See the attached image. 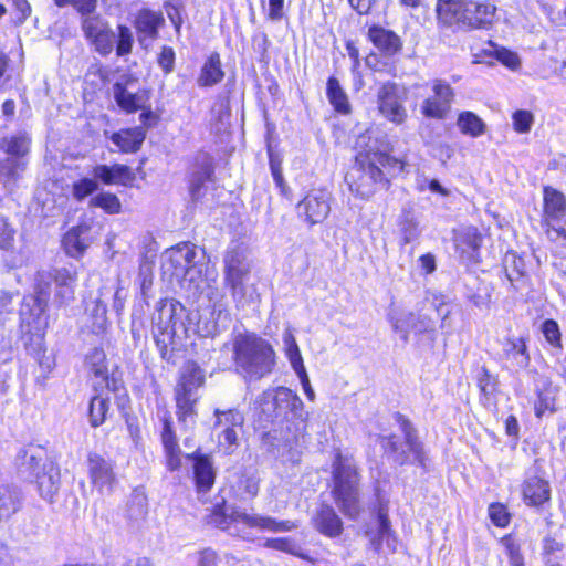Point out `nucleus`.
Wrapping results in <instances>:
<instances>
[{
    "mask_svg": "<svg viewBox=\"0 0 566 566\" xmlns=\"http://www.w3.org/2000/svg\"><path fill=\"white\" fill-rule=\"evenodd\" d=\"M185 307L179 302L161 301L158 304L153 318V334L163 356L169 347L171 349L178 347L190 332L201 337H213L219 333V322L228 317V313L220 307L206 308L195 315L196 326L190 327L185 325Z\"/></svg>",
    "mask_w": 566,
    "mask_h": 566,
    "instance_id": "obj_1",
    "label": "nucleus"
},
{
    "mask_svg": "<svg viewBox=\"0 0 566 566\" xmlns=\"http://www.w3.org/2000/svg\"><path fill=\"white\" fill-rule=\"evenodd\" d=\"M355 149V164L346 175V182L356 197L368 199L376 192L385 179L381 167L397 172L405 170V161L380 151L377 140L368 134L357 138Z\"/></svg>",
    "mask_w": 566,
    "mask_h": 566,
    "instance_id": "obj_2",
    "label": "nucleus"
},
{
    "mask_svg": "<svg viewBox=\"0 0 566 566\" xmlns=\"http://www.w3.org/2000/svg\"><path fill=\"white\" fill-rule=\"evenodd\" d=\"M235 371L245 381H256L270 375L275 366L272 345L254 333H241L232 343Z\"/></svg>",
    "mask_w": 566,
    "mask_h": 566,
    "instance_id": "obj_3",
    "label": "nucleus"
},
{
    "mask_svg": "<svg viewBox=\"0 0 566 566\" xmlns=\"http://www.w3.org/2000/svg\"><path fill=\"white\" fill-rule=\"evenodd\" d=\"M333 495L339 511L349 518L360 513L359 475L354 460L337 452L333 463Z\"/></svg>",
    "mask_w": 566,
    "mask_h": 566,
    "instance_id": "obj_4",
    "label": "nucleus"
},
{
    "mask_svg": "<svg viewBox=\"0 0 566 566\" xmlns=\"http://www.w3.org/2000/svg\"><path fill=\"white\" fill-rule=\"evenodd\" d=\"M195 247L182 243L168 249L161 256V271L170 282L176 280L193 292L200 290L201 271L195 265Z\"/></svg>",
    "mask_w": 566,
    "mask_h": 566,
    "instance_id": "obj_5",
    "label": "nucleus"
},
{
    "mask_svg": "<svg viewBox=\"0 0 566 566\" xmlns=\"http://www.w3.org/2000/svg\"><path fill=\"white\" fill-rule=\"evenodd\" d=\"M212 523L219 528L228 531L232 524L273 533L292 532L298 527V523L295 521L248 513L237 507H218L212 515Z\"/></svg>",
    "mask_w": 566,
    "mask_h": 566,
    "instance_id": "obj_6",
    "label": "nucleus"
},
{
    "mask_svg": "<svg viewBox=\"0 0 566 566\" xmlns=\"http://www.w3.org/2000/svg\"><path fill=\"white\" fill-rule=\"evenodd\" d=\"M76 282V271L69 268L40 271L35 277L34 293L49 300L54 292V303L60 307L67 306L75 298Z\"/></svg>",
    "mask_w": 566,
    "mask_h": 566,
    "instance_id": "obj_7",
    "label": "nucleus"
},
{
    "mask_svg": "<svg viewBox=\"0 0 566 566\" xmlns=\"http://www.w3.org/2000/svg\"><path fill=\"white\" fill-rule=\"evenodd\" d=\"M205 384L203 370L193 361H188L180 370L175 388L177 415L180 421H193L195 405L198 400V389Z\"/></svg>",
    "mask_w": 566,
    "mask_h": 566,
    "instance_id": "obj_8",
    "label": "nucleus"
},
{
    "mask_svg": "<svg viewBox=\"0 0 566 566\" xmlns=\"http://www.w3.org/2000/svg\"><path fill=\"white\" fill-rule=\"evenodd\" d=\"M224 284L230 289L233 300L242 304L247 293L245 281L251 272L249 252L243 244H233L228 248L223 256Z\"/></svg>",
    "mask_w": 566,
    "mask_h": 566,
    "instance_id": "obj_9",
    "label": "nucleus"
},
{
    "mask_svg": "<svg viewBox=\"0 0 566 566\" xmlns=\"http://www.w3.org/2000/svg\"><path fill=\"white\" fill-rule=\"evenodd\" d=\"M399 421L405 436V444L399 443L396 436H382L380 437V442L384 450L392 454L395 462L399 464L417 462L420 465H424L422 446L418 441L415 428L408 419L401 416Z\"/></svg>",
    "mask_w": 566,
    "mask_h": 566,
    "instance_id": "obj_10",
    "label": "nucleus"
},
{
    "mask_svg": "<svg viewBox=\"0 0 566 566\" xmlns=\"http://www.w3.org/2000/svg\"><path fill=\"white\" fill-rule=\"evenodd\" d=\"M543 192L546 234L551 241L566 245V229L563 226L566 216L565 196L552 187H545Z\"/></svg>",
    "mask_w": 566,
    "mask_h": 566,
    "instance_id": "obj_11",
    "label": "nucleus"
},
{
    "mask_svg": "<svg viewBox=\"0 0 566 566\" xmlns=\"http://www.w3.org/2000/svg\"><path fill=\"white\" fill-rule=\"evenodd\" d=\"M48 298L41 294L25 296L20 308L21 328L24 333L43 339L49 327Z\"/></svg>",
    "mask_w": 566,
    "mask_h": 566,
    "instance_id": "obj_12",
    "label": "nucleus"
},
{
    "mask_svg": "<svg viewBox=\"0 0 566 566\" xmlns=\"http://www.w3.org/2000/svg\"><path fill=\"white\" fill-rule=\"evenodd\" d=\"M431 92L421 104V114L433 119H444L451 111L454 90L441 78L431 82Z\"/></svg>",
    "mask_w": 566,
    "mask_h": 566,
    "instance_id": "obj_13",
    "label": "nucleus"
},
{
    "mask_svg": "<svg viewBox=\"0 0 566 566\" xmlns=\"http://www.w3.org/2000/svg\"><path fill=\"white\" fill-rule=\"evenodd\" d=\"M332 193L326 189H312L298 202L296 209L300 217L310 224L323 222L331 212Z\"/></svg>",
    "mask_w": 566,
    "mask_h": 566,
    "instance_id": "obj_14",
    "label": "nucleus"
},
{
    "mask_svg": "<svg viewBox=\"0 0 566 566\" xmlns=\"http://www.w3.org/2000/svg\"><path fill=\"white\" fill-rule=\"evenodd\" d=\"M87 473L91 484L101 495L111 494L117 483L114 464L98 453L87 455Z\"/></svg>",
    "mask_w": 566,
    "mask_h": 566,
    "instance_id": "obj_15",
    "label": "nucleus"
},
{
    "mask_svg": "<svg viewBox=\"0 0 566 566\" xmlns=\"http://www.w3.org/2000/svg\"><path fill=\"white\" fill-rule=\"evenodd\" d=\"M214 415L217 417L216 424L224 426L221 434L219 436V448L224 453L231 454L238 447L239 430L242 428L244 417L238 410L231 409L228 411H220L216 409Z\"/></svg>",
    "mask_w": 566,
    "mask_h": 566,
    "instance_id": "obj_16",
    "label": "nucleus"
},
{
    "mask_svg": "<svg viewBox=\"0 0 566 566\" xmlns=\"http://www.w3.org/2000/svg\"><path fill=\"white\" fill-rule=\"evenodd\" d=\"M501 360L510 370L518 373L528 367L531 357L523 337H506L502 342Z\"/></svg>",
    "mask_w": 566,
    "mask_h": 566,
    "instance_id": "obj_17",
    "label": "nucleus"
},
{
    "mask_svg": "<svg viewBox=\"0 0 566 566\" xmlns=\"http://www.w3.org/2000/svg\"><path fill=\"white\" fill-rule=\"evenodd\" d=\"M378 104L380 113L390 122L401 124L407 117L403 101L398 94L397 85L394 83L384 84L378 92Z\"/></svg>",
    "mask_w": 566,
    "mask_h": 566,
    "instance_id": "obj_18",
    "label": "nucleus"
},
{
    "mask_svg": "<svg viewBox=\"0 0 566 566\" xmlns=\"http://www.w3.org/2000/svg\"><path fill=\"white\" fill-rule=\"evenodd\" d=\"M388 318L394 331L399 333L405 342L408 339L410 332L423 333L432 328L431 319L412 312L391 311Z\"/></svg>",
    "mask_w": 566,
    "mask_h": 566,
    "instance_id": "obj_19",
    "label": "nucleus"
},
{
    "mask_svg": "<svg viewBox=\"0 0 566 566\" xmlns=\"http://www.w3.org/2000/svg\"><path fill=\"white\" fill-rule=\"evenodd\" d=\"M496 6L490 1L468 0L467 29H490L496 19Z\"/></svg>",
    "mask_w": 566,
    "mask_h": 566,
    "instance_id": "obj_20",
    "label": "nucleus"
},
{
    "mask_svg": "<svg viewBox=\"0 0 566 566\" xmlns=\"http://www.w3.org/2000/svg\"><path fill=\"white\" fill-rule=\"evenodd\" d=\"M467 7L468 0H438V19L447 27L467 29Z\"/></svg>",
    "mask_w": 566,
    "mask_h": 566,
    "instance_id": "obj_21",
    "label": "nucleus"
},
{
    "mask_svg": "<svg viewBox=\"0 0 566 566\" xmlns=\"http://www.w3.org/2000/svg\"><path fill=\"white\" fill-rule=\"evenodd\" d=\"M93 177L104 185L128 186L135 180L132 168L123 164L96 165L93 168Z\"/></svg>",
    "mask_w": 566,
    "mask_h": 566,
    "instance_id": "obj_22",
    "label": "nucleus"
},
{
    "mask_svg": "<svg viewBox=\"0 0 566 566\" xmlns=\"http://www.w3.org/2000/svg\"><path fill=\"white\" fill-rule=\"evenodd\" d=\"M104 290L99 291L97 297L90 300L85 305L86 327L95 335H101L108 327L107 307L103 300Z\"/></svg>",
    "mask_w": 566,
    "mask_h": 566,
    "instance_id": "obj_23",
    "label": "nucleus"
},
{
    "mask_svg": "<svg viewBox=\"0 0 566 566\" xmlns=\"http://www.w3.org/2000/svg\"><path fill=\"white\" fill-rule=\"evenodd\" d=\"M314 528L327 537H337L343 532V522L328 504H321L312 517Z\"/></svg>",
    "mask_w": 566,
    "mask_h": 566,
    "instance_id": "obj_24",
    "label": "nucleus"
},
{
    "mask_svg": "<svg viewBox=\"0 0 566 566\" xmlns=\"http://www.w3.org/2000/svg\"><path fill=\"white\" fill-rule=\"evenodd\" d=\"M213 167L209 158L203 157L197 163L189 179V191L192 201H201L205 197L206 184L212 180Z\"/></svg>",
    "mask_w": 566,
    "mask_h": 566,
    "instance_id": "obj_25",
    "label": "nucleus"
},
{
    "mask_svg": "<svg viewBox=\"0 0 566 566\" xmlns=\"http://www.w3.org/2000/svg\"><path fill=\"white\" fill-rule=\"evenodd\" d=\"M276 406L279 420L292 418L304 419V405L296 392L286 388L277 387Z\"/></svg>",
    "mask_w": 566,
    "mask_h": 566,
    "instance_id": "obj_26",
    "label": "nucleus"
},
{
    "mask_svg": "<svg viewBox=\"0 0 566 566\" xmlns=\"http://www.w3.org/2000/svg\"><path fill=\"white\" fill-rule=\"evenodd\" d=\"M524 502L530 506H541L551 499V486L547 480L537 475L528 476L522 486Z\"/></svg>",
    "mask_w": 566,
    "mask_h": 566,
    "instance_id": "obj_27",
    "label": "nucleus"
},
{
    "mask_svg": "<svg viewBox=\"0 0 566 566\" xmlns=\"http://www.w3.org/2000/svg\"><path fill=\"white\" fill-rule=\"evenodd\" d=\"M86 365L93 375V387L95 391L99 389H111L108 378V367L106 355L101 348H93L86 356Z\"/></svg>",
    "mask_w": 566,
    "mask_h": 566,
    "instance_id": "obj_28",
    "label": "nucleus"
},
{
    "mask_svg": "<svg viewBox=\"0 0 566 566\" xmlns=\"http://www.w3.org/2000/svg\"><path fill=\"white\" fill-rule=\"evenodd\" d=\"M113 94L118 106L127 113H134L144 108L149 99L146 91L130 92L122 83H116L113 86Z\"/></svg>",
    "mask_w": 566,
    "mask_h": 566,
    "instance_id": "obj_29",
    "label": "nucleus"
},
{
    "mask_svg": "<svg viewBox=\"0 0 566 566\" xmlns=\"http://www.w3.org/2000/svg\"><path fill=\"white\" fill-rule=\"evenodd\" d=\"M186 457L193 460V474L198 489L200 491L209 490L213 485L216 478L211 459L197 452Z\"/></svg>",
    "mask_w": 566,
    "mask_h": 566,
    "instance_id": "obj_30",
    "label": "nucleus"
},
{
    "mask_svg": "<svg viewBox=\"0 0 566 566\" xmlns=\"http://www.w3.org/2000/svg\"><path fill=\"white\" fill-rule=\"evenodd\" d=\"M368 38L385 55L391 56L401 49V41L399 36L392 31L381 27L374 25L369 28Z\"/></svg>",
    "mask_w": 566,
    "mask_h": 566,
    "instance_id": "obj_31",
    "label": "nucleus"
},
{
    "mask_svg": "<svg viewBox=\"0 0 566 566\" xmlns=\"http://www.w3.org/2000/svg\"><path fill=\"white\" fill-rule=\"evenodd\" d=\"M36 483L41 496L52 501L60 488V471L53 464H44L42 473H36Z\"/></svg>",
    "mask_w": 566,
    "mask_h": 566,
    "instance_id": "obj_32",
    "label": "nucleus"
},
{
    "mask_svg": "<svg viewBox=\"0 0 566 566\" xmlns=\"http://www.w3.org/2000/svg\"><path fill=\"white\" fill-rule=\"evenodd\" d=\"M145 137L146 134L142 127H134L112 134L111 140L122 153L128 154L136 153L145 140Z\"/></svg>",
    "mask_w": 566,
    "mask_h": 566,
    "instance_id": "obj_33",
    "label": "nucleus"
},
{
    "mask_svg": "<svg viewBox=\"0 0 566 566\" xmlns=\"http://www.w3.org/2000/svg\"><path fill=\"white\" fill-rule=\"evenodd\" d=\"M224 77L220 55L213 52L209 55L200 70L197 84L200 87H211L220 83Z\"/></svg>",
    "mask_w": 566,
    "mask_h": 566,
    "instance_id": "obj_34",
    "label": "nucleus"
},
{
    "mask_svg": "<svg viewBox=\"0 0 566 566\" xmlns=\"http://www.w3.org/2000/svg\"><path fill=\"white\" fill-rule=\"evenodd\" d=\"M87 227L78 226L70 229L63 237L62 243L67 255L71 258H80L88 247L86 238Z\"/></svg>",
    "mask_w": 566,
    "mask_h": 566,
    "instance_id": "obj_35",
    "label": "nucleus"
},
{
    "mask_svg": "<svg viewBox=\"0 0 566 566\" xmlns=\"http://www.w3.org/2000/svg\"><path fill=\"white\" fill-rule=\"evenodd\" d=\"M378 533L370 539L373 548L377 552H384L382 544H386L387 553H394L397 549V538L390 528V522L386 513H378Z\"/></svg>",
    "mask_w": 566,
    "mask_h": 566,
    "instance_id": "obj_36",
    "label": "nucleus"
},
{
    "mask_svg": "<svg viewBox=\"0 0 566 566\" xmlns=\"http://www.w3.org/2000/svg\"><path fill=\"white\" fill-rule=\"evenodd\" d=\"M260 489V479L255 474H241L232 482L230 491L234 499L245 501L254 499Z\"/></svg>",
    "mask_w": 566,
    "mask_h": 566,
    "instance_id": "obj_37",
    "label": "nucleus"
},
{
    "mask_svg": "<svg viewBox=\"0 0 566 566\" xmlns=\"http://www.w3.org/2000/svg\"><path fill=\"white\" fill-rule=\"evenodd\" d=\"M31 147V137L27 133L7 136L0 140V150L6 155L27 159Z\"/></svg>",
    "mask_w": 566,
    "mask_h": 566,
    "instance_id": "obj_38",
    "label": "nucleus"
},
{
    "mask_svg": "<svg viewBox=\"0 0 566 566\" xmlns=\"http://www.w3.org/2000/svg\"><path fill=\"white\" fill-rule=\"evenodd\" d=\"M109 389H99L95 396L91 398L88 408L90 424L94 428L99 427L106 419L109 409V396L105 391Z\"/></svg>",
    "mask_w": 566,
    "mask_h": 566,
    "instance_id": "obj_39",
    "label": "nucleus"
},
{
    "mask_svg": "<svg viewBox=\"0 0 566 566\" xmlns=\"http://www.w3.org/2000/svg\"><path fill=\"white\" fill-rule=\"evenodd\" d=\"M457 125L462 134L473 138L482 136L486 129V125L482 118L470 111L461 112L458 115Z\"/></svg>",
    "mask_w": 566,
    "mask_h": 566,
    "instance_id": "obj_40",
    "label": "nucleus"
},
{
    "mask_svg": "<svg viewBox=\"0 0 566 566\" xmlns=\"http://www.w3.org/2000/svg\"><path fill=\"white\" fill-rule=\"evenodd\" d=\"M21 495L17 488L0 486V520L9 518L20 507Z\"/></svg>",
    "mask_w": 566,
    "mask_h": 566,
    "instance_id": "obj_41",
    "label": "nucleus"
},
{
    "mask_svg": "<svg viewBox=\"0 0 566 566\" xmlns=\"http://www.w3.org/2000/svg\"><path fill=\"white\" fill-rule=\"evenodd\" d=\"M27 164L28 160L24 158L7 155L4 159H0V177L6 181L14 182L22 176Z\"/></svg>",
    "mask_w": 566,
    "mask_h": 566,
    "instance_id": "obj_42",
    "label": "nucleus"
},
{
    "mask_svg": "<svg viewBox=\"0 0 566 566\" xmlns=\"http://www.w3.org/2000/svg\"><path fill=\"white\" fill-rule=\"evenodd\" d=\"M327 97L338 113L348 114L350 112L347 94L335 77H329L327 81Z\"/></svg>",
    "mask_w": 566,
    "mask_h": 566,
    "instance_id": "obj_43",
    "label": "nucleus"
},
{
    "mask_svg": "<svg viewBox=\"0 0 566 566\" xmlns=\"http://www.w3.org/2000/svg\"><path fill=\"white\" fill-rule=\"evenodd\" d=\"M401 244L406 245L419 237L418 221L411 211H402L398 221Z\"/></svg>",
    "mask_w": 566,
    "mask_h": 566,
    "instance_id": "obj_44",
    "label": "nucleus"
},
{
    "mask_svg": "<svg viewBox=\"0 0 566 566\" xmlns=\"http://www.w3.org/2000/svg\"><path fill=\"white\" fill-rule=\"evenodd\" d=\"M277 388H269L262 392L256 399L255 403L260 408L261 413L265 417L266 421L273 422L279 420L276 397Z\"/></svg>",
    "mask_w": 566,
    "mask_h": 566,
    "instance_id": "obj_45",
    "label": "nucleus"
},
{
    "mask_svg": "<svg viewBox=\"0 0 566 566\" xmlns=\"http://www.w3.org/2000/svg\"><path fill=\"white\" fill-rule=\"evenodd\" d=\"M263 546L310 560V557L301 551L300 546L291 537L266 538Z\"/></svg>",
    "mask_w": 566,
    "mask_h": 566,
    "instance_id": "obj_46",
    "label": "nucleus"
},
{
    "mask_svg": "<svg viewBox=\"0 0 566 566\" xmlns=\"http://www.w3.org/2000/svg\"><path fill=\"white\" fill-rule=\"evenodd\" d=\"M59 8L71 6L81 17V21L96 14L98 0H53Z\"/></svg>",
    "mask_w": 566,
    "mask_h": 566,
    "instance_id": "obj_47",
    "label": "nucleus"
},
{
    "mask_svg": "<svg viewBox=\"0 0 566 566\" xmlns=\"http://www.w3.org/2000/svg\"><path fill=\"white\" fill-rule=\"evenodd\" d=\"M164 22V19L160 13L144 10L138 14L137 18V29L149 35L156 36L159 25Z\"/></svg>",
    "mask_w": 566,
    "mask_h": 566,
    "instance_id": "obj_48",
    "label": "nucleus"
},
{
    "mask_svg": "<svg viewBox=\"0 0 566 566\" xmlns=\"http://www.w3.org/2000/svg\"><path fill=\"white\" fill-rule=\"evenodd\" d=\"M81 29L84 33V36L88 40L96 38L109 30L111 27L106 20H104L99 14H95L90 18H85V20L81 21Z\"/></svg>",
    "mask_w": 566,
    "mask_h": 566,
    "instance_id": "obj_49",
    "label": "nucleus"
},
{
    "mask_svg": "<svg viewBox=\"0 0 566 566\" xmlns=\"http://www.w3.org/2000/svg\"><path fill=\"white\" fill-rule=\"evenodd\" d=\"M90 205L103 209L109 214H116L120 212L122 203L118 197L111 192H101L94 196Z\"/></svg>",
    "mask_w": 566,
    "mask_h": 566,
    "instance_id": "obj_50",
    "label": "nucleus"
},
{
    "mask_svg": "<svg viewBox=\"0 0 566 566\" xmlns=\"http://www.w3.org/2000/svg\"><path fill=\"white\" fill-rule=\"evenodd\" d=\"M481 235L475 228H469L455 238V245L461 249L462 252L465 250L476 251L481 245Z\"/></svg>",
    "mask_w": 566,
    "mask_h": 566,
    "instance_id": "obj_51",
    "label": "nucleus"
},
{
    "mask_svg": "<svg viewBox=\"0 0 566 566\" xmlns=\"http://www.w3.org/2000/svg\"><path fill=\"white\" fill-rule=\"evenodd\" d=\"M98 189V182L95 178H82L73 184V197L82 201Z\"/></svg>",
    "mask_w": 566,
    "mask_h": 566,
    "instance_id": "obj_52",
    "label": "nucleus"
},
{
    "mask_svg": "<svg viewBox=\"0 0 566 566\" xmlns=\"http://www.w3.org/2000/svg\"><path fill=\"white\" fill-rule=\"evenodd\" d=\"M115 33L112 29L105 31L104 33L96 35V38H93L88 40V42L93 45L96 52H98L101 55H107L109 54L114 49L115 43Z\"/></svg>",
    "mask_w": 566,
    "mask_h": 566,
    "instance_id": "obj_53",
    "label": "nucleus"
},
{
    "mask_svg": "<svg viewBox=\"0 0 566 566\" xmlns=\"http://www.w3.org/2000/svg\"><path fill=\"white\" fill-rule=\"evenodd\" d=\"M19 459L22 460L20 464L21 472L36 476L42 458L39 454H34L31 450H22L19 453Z\"/></svg>",
    "mask_w": 566,
    "mask_h": 566,
    "instance_id": "obj_54",
    "label": "nucleus"
},
{
    "mask_svg": "<svg viewBox=\"0 0 566 566\" xmlns=\"http://www.w3.org/2000/svg\"><path fill=\"white\" fill-rule=\"evenodd\" d=\"M513 128L520 134H526L534 124V115L526 109H518L512 115Z\"/></svg>",
    "mask_w": 566,
    "mask_h": 566,
    "instance_id": "obj_55",
    "label": "nucleus"
},
{
    "mask_svg": "<svg viewBox=\"0 0 566 566\" xmlns=\"http://www.w3.org/2000/svg\"><path fill=\"white\" fill-rule=\"evenodd\" d=\"M535 415L541 418L546 411L553 412L555 410V396L552 389H546L538 392L535 402Z\"/></svg>",
    "mask_w": 566,
    "mask_h": 566,
    "instance_id": "obj_56",
    "label": "nucleus"
},
{
    "mask_svg": "<svg viewBox=\"0 0 566 566\" xmlns=\"http://www.w3.org/2000/svg\"><path fill=\"white\" fill-rule=\"evenodd\" d=\"M133 35L129 28L125 25L118 27V42L116 52L118 56H124L132 51Z\"/></svg>",
    "mask_w": 566,
    "mask_h": 566,
    "instance_id": "obj_57",
    "label": "nucleus"
},
{
    "mask_svg": "<svg viewBox=\"0 0 566 566\" xmlns=\"http://www.w3.org/2000/svg\"><path fill=\"white\" fill-rule=\"evenodd\" d=\"M489 516L494 525L504 527L510 522V514L506 507L500 503H493L489 506Z\"/></svg>",
    "mask_w": 566,
    "mask_h": 566,
    "instance_id": "obj_58",
    "label": "nucleus"
},
{
    "mask_svg": "<svg viewBox=\"0 0 566 566\" xmlns=\"http://www.w3.org/2000/svg\"><path fill=\"white\" fill-rule=\"evenodd\" d=\"M14 229L4 218H0V249L11 250L14 245Z\"/></svg>",
    "mask_w": 566,
    "mask_h": 566,
    "instance_id": "obj_59",
    "label": "nucleus"
},
{
    "mask_svg": "<svg viewBox=\"0 0 566 566\" xmlns=\"http://www.w3.org/2000/svg\"><path fill=\"white\" fill-rule=\"evenodd\" d=\"M542 332L546 340L555 347L560 346V332L558 324L553 319H546L542 324Z\"/></svg>",
    "mask_w": 566,
    "mask_h": 566,
    "instance_id": "obj_60",
    "label": "nucleus"
},
{
    "mask_svg": "<svg viewBox=\"0 0 566 566\" xmlns=\"http://www.w3.org/2000/svg\"><path fill=\"white\" fill-rule=\"evenodd\" d=\"M12 6L14 7V10L17 12V19L14 23L17 25L23 24L28 18L31 15L32 8L28 0H9Z\"/></svg>",
    "mask_w": 566,
    "mask_h": 566,
    "instance_id": "obj_61",
    "label": "nucleus"
},
{
    "mask_svg": "<svg viewBox=\"0 0 566 566\" xmlns=\"http://www.w3.org/2000/svg\"><path fill=\"white\" fill-rule=\"evenodd\" d=\"M496 57L502 64L511 70L517 69L521 63L517 54L506 49L496 50Z\"/></svg>",
    "mask_w": 566,
    "mask_h": 566,
    "instance_id": "obj_62",
    "label": "nucleus"
},
{
    "mask_svg": "<svg viewBox=\"0 0 566 566\" xmlns=\"http://www.w3.org/2000/svg\"><path fill=\"white\" fill-rule=\"evenodd\" d=\"M285 354L295 374H302L306 370L298 346L285 350Z\"/></svg>",
    "mask_w": 566,
    "mask_h": 566,
    "instance_id": "obj_63",
    "label": "nucleus"
},
{
    "mask_svg": "<svg viewBox=\"0 0 566 566\" xmlns=\"http://www.w3.org/2000/svg\"><path fill=\"white\" fill-rule=\"evenodd\" d=\"M158 63L166 74L170 73L175 63L174 50L169 46H164L159 54Z\"/></svg>",
    "mask_w": 566,
    "mask_h": 566,
    "instance_id": "obj_64",
    "label": "nucleus"
}]
</instances>
